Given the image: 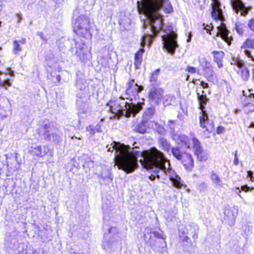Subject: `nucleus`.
I'll use <instances>...</instances> for the list:
<instances>
[{
    "label": "nucleus",
    "mask_w": 254,
    "mask_h": 254,
    "mask_svg": "<svg viewBox=\"0 0 254 254\" xmlns=\"http://www.w3.org/2000/svg\"><path fill=\"white\" fill-rule=\"evenodd\" d=\"M137 4L138 12L146 18L143 28L148 30L142 37L141 45L150 46L153 39L162 29V11L170 13L173 11V7L168 0H137Z\"/></svg>",
    "instance_id": "f257e3e1"
},
{
    "label": "nucleus",
    "mask_w": 254,
    "mask_h": 254,
    "mask_svg": "<svg viewBox=\"0 0 254 254\" xmlns=\"http://www.w3.org/2000/svg\"><path fill=\"white\" fill-rule=\"evenodd\" d=\"M142 157L143 159H140V161L144 168L154 173L159 177L168 176L175 187L182 188L181 178L170 168V161L162 152L156 148H152L145 151Z\"/></svg>",
    "instance_id": "f03ea898"
},
{
    "label": "nucleus",
    "mask_w": 254,
    "mask_h": 254,
    "mask_svg": "<svg viewBox=\"0 0 254 254\" xmlns=\"http://www.w3.org/2000/svg\"><path fill=\"white\" fill-rule=\"evenodd\" d=\"M109 152L115 150L116 164L119 169L122 170L127 174L131 173L138 167L137 157L143 156V153L132 148L131 150H126L122 145L114 141L110 146H106Z\"/></svg>",
    "instance_id": "7ed1b4c3"
},
{
    "label": "nucleus",
    "mask_w": 254,
    "mask_h": 254,
    "mask_svg": "<svg viewBox=\"0 0 254 254\" xmlns=\"http://www.w3.org/2000/svg\"><path fill=\"white\" fill-rule=\"evenodd\" d=\"M107 105L109 107L110 110L114 114V116L118 119L123 116L129 118L132 115L134 117L142 109L141 103H129L125 101V98L122 97L115 101L110 100Z\"/></svg>",
    "instance_id": "20e7f679"
},
{
    "label": "nucleus",
    "mask_w": 254,
    "mask_h": 254,
    "mask_svg": "<svg viewBox=\"0 0 254 254\" xmlns=\"http://www.w3.org/2000/svg\"><path fill=\"white\" fill-rule=\"evenodd\" d=\"M39 133L45 141L58 144L61 140L59 131L48 120H45L42 125Z\"/></svg>",
    "instance_id": "39448f33"
},
{
    "label": "nucleus",
    "mask_w": 254,
    "mask_h": 254,
    "mask_svg": "<svg viewBox=\"0 0 254 254\" xmlns=\"http://www.w3.org/2000/svg\"><path fill=\"white\" fill-rule=\"evenodd\" d=\"M165 34L162 36L163 48L169 53L173 55L175 53L176 48L178 46L177 43V34L173 31L172 25L166 26L164 29Z\"/></svg>",
    "instance_id": "423d86ee"
},
{
    "label": "nucleus",
    "mask_w": 254,
    "mask_h": 254,
    "mask_svg": "<svg viewBox=\"0 0 254 254\" xmlns=\"http://www.w3.org/2000/svg\"><path fill=\"white\" fill-rule=\"evenodd\" d=\"M173 156L180 161L186 169L190 171L193 166V160L191 155L184 151L179 146L171 148Z\"/></svg>",
    "instance_id": "0eeeda50"
},
{
    "label": "nucleus",
    "mask_w": 254,
    "mask_h": 254,
    "mask_svg": "<svg viewBox=\"0 0 254 254\" xmlns=\"http://www.w3.org/2000/svg\"><path fill=\"white\" fill-rule=\"evenodd\" d=\"M198 95V100L200 105V109L202 112V115L199 117V124L201 127L205 128L208 132H211L213 130V125L212 123H209L208 120V116L205 111L203 110L204 106L206 105L207 98L206 95Z\"/></svg>",
    "instance_id": "6e6552de"
},
{
    "label": "nucleus",
    "mask_w": 254,
    "mask_h": 254,
    "mask_svg": "<svg viewBox=\"0 0 254 254\" xmlns=\"http://www.w3.org/2000/svg\"><path fill=\"white\" fill-rule=\"evenodd\" d=\"M143 237L145 241H147L153 248L156 247V243H157L156 240H154V238L158 240V243L160 244L159 246L164 247L166 246V243L164 241L165 238L163 237L162 234L156 231H153L150 227H147L145 229Z\"/></svg>",
    "instance_id": "1a4fd4ad"
},
{
    "label": "nucleus",
    "mask_w": 254,
    "mask_h": 254,
    "mask_svg": "<svg viewBox=\"0 0 254 254\" xmlns=\"http://www.w3.org/2000/svg\"><path fill=\"white\" fill-rule=\"evenodd\" d=\"M134 80H130L128 84L126 89V98L130 99V101L133 99H136L138 96L139 92L143 90V87L141 85H138L137 83L134 84Z\"/></svg>",
    "instance_id": "9d476101"
},
{
    "label": "nucleus",
    "mask_w": 254,
    "mask_h": 254,
    "mask_svg": "<svg viewBox=\"0 0 254 254\" xmlns=\"http://www.w3.org/2000/svg\"><path fill=\"white\" fill-rule=\"evenodd\" d=\"M80 22V36L87 39H90L92 36L91 30L93 24L87 18H81Z\"/></svg>",
    "instance_id": "9b49d317"
},
{
    "label": "nucleus",
    "mask_w": 254,
    "mask_h": 254,
    "mask_svg": "<svg viewBox=\"0 0 254 254\" xmlns=\"http://www.w3.org/2000/svg\"><path fill=\"white\" fill-rule=\"evenodd\" d=\"M197 226L194 224H188L185 226H182L179 229V234L180 237L182 239L183 242H188L189 238L187 235L188 234H191L193 231L194 227Z\"/></svg>",
    "instance_id": "f8f14e48"
},
{
    "label": "nucleus",
    "mask_w": 254,
    "mask_h": 254,
    "mask_svg": "<svg viewBox=\"0 0 254 254\" xmlns=\"http://www.w3.org/2000/svg\"><path fill=\"white\" fill-rule=\"evenodd\" d=\"M231 4L235 12L238 13L240 11L243 15H246L250 10V8L246 7L241 0H231Z\"/></svg>",
    "instance_id": "ddd939ff"
},
{
    "label": "nucleus",
    "mask_w": 254,
    "mask_h": 254,
    "mask_svg": "<svg viewBox=\"0 0 254 254\" xmlns=\"http://www.w3.org/2000/svg\"><path fill=\"white\" fill-rule=\"evenodd\" d=\"M172 138L178 145H185L186 148H190V142L188 136L180 133L172 134Z\"/></svg>",
    "instance_id": "4468645a"
},
{
    "label": "nucleus",
    "mask_w": 254,
    "mask_h": 254,
    "mask_svg": "<svg viewBox=\"0 0 254 254\" xmlns=\"http://www.w3.org/2000/svg\"><path fill=\"white\" fill-rule=\"evenodd\" d=\"M241 49L248 57L252 58L254 61V58L252 56L251 52L248 49H254V39H247L243 44Z\"/></svg>",
    "instance_id": "2eb2a0df"
},
{
    "label": "nucleus",
    "mask_w": 254,
    "mask_h": 254,
    "mask_svg": "<svg viewBox=\"0 0 254 254\" xmlns=\"http://www.w3.org/2000/svg\"><path fill=\"white\" fill-rule=\"evenodd\" d=\"M163 93L164 91L162 88L153 87L150 89L149 93V98L152 101L157 102L162 98Z\"/></svg>",
    "instance_id": "dca6fc26"
},
{
    "label": "nucleus",
    "mask_w": 254,
    "mask_h": 254,
    "mask_svg": "<svg viewBox=\"0 0 254 254\" xmlns=\"http://www.w3.org/2000/svg\"><path fill=\"white\" fill-rule=\"evenodd\" d=\"M79 10L77 7L73 12L72 17V26L73 30L77 35H78V31L79 30Z\"/></svg>",
    "instance_id": "f3484780"
},
{
    "label": "nucleus",
    "mask_w": 254,
    "mask_h": 254,
    "mask_svg": "<svg viewBox=\"0 0 254 254\" xmlns=\"http://www.w3.org/2000/svg\"><path fill=\"white\" fill-rule=\"evenodd\" d=\"M218 33L221 37L229 45L231 43L232 37L229 36V31L225 26H219Z\"/></svg>",
    "instance_id": "a211bd4d"
},
{
    "label": "nucleus",
    "mask_w": 254,
    "mask_h": 254,
    "mask_svg": "<svg viewBox=\"0 0 254 254\" xmlns=\"http://www.w3.org/2000/svg\"><path fill=\"white\" fill-rule=\"evenodd\" d=\"M203 75L209 82L214 83L216 81V76L212 66L203 69Z\"/></svg>",
    "instance_id": "6ab92c4d"
},
{
    "label": "nucleus",
    "mask_w": 254,
    "mask_h": 254,
    "mask_svg": "<svg viewBox=\"0 0 254 254\" xmlns=\"http://www.w3.org/2000/svg\"><path fill=\"white\" fill-rule=\"evenodd\" d=\"M236 70H237L238 74L241 77L243 81H247L249 80L250 77V71L246 66L245 64L238 69Z\"/></svg>",
    "instance_id": "aec40b11"
},
{
    "label": "nucleus",
    "mask_w": 254,
    "mask_h": 254,
    "mask_svg": "<svg viewBox=\"0 0 254 254\" xmlns=\"http://www.w3.org/2000/svg\"><path fill=\"white\" fill-rule=\"evenodd\" d=\"M211 54L213 55L214 61L217 63L219 68L223 66L222 60L224 56V53L222 51H213Z\"/></svg>",
    "instance_id": "412c9836"
},
{
    "label": "nucleus",
    "mask_w": 254,
    "mask_h": 254,
    "mask_svg": "<svg viewBox=\"0 0 254 254\" xmlns=\"http://www.w3.org/2000/svg\"><path fill=\"white\" fill-rule=\"evenodd\" d=\"M147 125L149 127L153 128L159 134H162L165 132V129L164 127L154 121L148 122Z\"/></svg>",
    "instance_id": "4be33fe9"
},
{
    "label": "nucleus",
    "mask_w": 254,
    "mask_h": 254,
    "mask_svg": "<svg viewBox=\"0 0 254 254\" xmlns=\"http://www.w3.org/2000/svg\"><path fill=\"white\" fill-rule=\"evenodd\" d=\"M210 179L212 183L217 187L223 188L224 184L218 174L214 171H212L210 174Z\"/></svg>",
    "instance_id": "5701e85b"
},
{
    "label": "nucleus",
    "mask_w": 254,
    "mask_h": 254,
    "mask_svg": "<svg viewBox=\"0 0 254 254\" xmlns=\"http://www.w3.org/2000/svg\"><path fill=\"white\" fill-rule=\"evenodd\" d=\"M224 213L225 215L231 220L232 225L234 224L238 214V209L235 208H233V209H227Z\"/></svg>",
    "instance_id": "b1692460"
},
{
    "label": "nucleus",
    "mask_w": 254,
    "mask_h": 254,
    "mask_svg": "<svg viewBox=\"0 0 254 254\" xmlns=\"http://www.w3.org/2000/svg\"><path fill=\"white\" fill-rule=\"evenodd\" d=\"M148 122H145L144 120L140 123L136 125L133 128V130L140 133H145L146 132V127H148L147 125Z\"/></svg>",
    "instance_id": "393cba45"
},
{
    "label": "nucleus",
    "mask_w": 254,
    "mask_h": 254,
    "mask_svg": "<svg viewBox=\"0 0 254 254\" xmlns=\"http://www.w3.org/2000/svg\"><path fill=\"white\" fill-rule=\"evenodd\" d=\"M158 144L160 147L165 151L169 152L171 149L170 142L165 138L160 137L158 140Z\"/></svg>",
    "instance_id": "a878e982"
},
{
    "label": "nucleus",
    "mask_w": 254,
    "mask_h": 254,
    "mask_svg": "<svg viewBox=\"0 0 254 254\" xmlns=\"http://www.w3.org/2000/svg\"><path fill=\"white\" fill-rule=\"evenodd\" d=\"M31 154L38 157H42L46 155L45 151H43L41 145L36 147H32L31 150Z\"/></svg>",
    "instance_id": "bb28decb"
},
{
    "label": "nucleus",
    "mask_w": 254,
    "mask_h": 254,
    "mask_svg": "<svg viewBox=\"0 0 254 254\" xmlns=\"http://www.w3.org/2000/svg\"><path fill=\"white\" fill-rule=\"evenodd\" d=\"M192 141L193 143V147L194 149L195 155L197 153H200V152L203 150L200 145V142L196 138L193 137L192 139Z\"/></svg>",
    "instance_id": "cd10ccee"
},
{
    "label": "nucleus",
    "mask_w": 254,
    "mask_h": 254,
    "mask_svg": "<svg viewBox=\"0 0 254 254\" xmlns=\"http://www.w3.org/2000/svg\"><path fill=\"white\" fill-rule=\"evenodd\" d=\"M175 96L174 95L169 94L165 96L163 103L165 106L173 105L175 103Z\"/></svg>",
    "instance_id": "c85d7f7f"
},
{
    "label": "nucleus",
    "mask_w": 254,
    "mask_h": 254,
    "mask_svg": "<svg viewBox=\"0 0 254 254\" xmlns=\"http://www.w3.org/2000/svg\"><path fill=\"white\" fill-rule=\"evenodd\" d=\"M211 14L215 20H221L223 17L222 11L221 8H213Z\"/></svg>",
    "instance_id": "c756f323"
},
{
    "label": "nucleus",
    "mask_w": 254,
    "mask_h": 254,
    "mask_svg": "<svg viewBox=\"0 0 254 254\" xmlns=\"http://www.w3.org/2000/svg\"><path fill=\"white\" fill-rule=\"evenodd\" d=\"M160 71V69H157L152 73L150 78V81L152 85H154L156 83Z\"/></svg>",
    "instance_id": "7c9ffc66"
},
{
    "label": "nucleus",
    "mask_w": 254,
    "mask_h": 254,
    "mask_svg": "<svg viewBox=\"0 0 254 254\" xmlns=\"http://www.w3.org/2000/svg\"><path fill=\"white\" fill-rule=\"evenodd\" d=\"M49 79H51L54 82H59L61 80V76L59 74H58L56 71L51 72L50 75H48Z\"/></svg>",
    "instance_id": "2f4dec72"
},
{
    "label": "nucleus",
    "mask_w": 254,
    "mask_h": 254,
    "mask_svg": "<svg viewBox=\"0 0 254 254\" xmlns=\"http://www.w3.org/2000/svg\"><path fill=\"white\" fill-rule=\"evenodd\" d=\"M230 63L232 65H236L238 69L244 64L243 61L235 58H232L231 60Z\"/></svg>",
    "instance_id": "473e14b6"
},
{
    "label": "nucleus",
    "mask_w": 254,
    "mask_h": 254,
    "mask_svg": "<svg viewBox=\"0 0 254 254\" xmlns=\"http://www.w3.org/2000/svg\"><path fill=\"white\" fill-rule=\"evenodd\" d=\"M200 65L203 69L206 68L211 66L210 63L208 62L206 59L204 58H201L198 59Z\"/></svg>",
    "instance_id": "72a5a7b5"
},
{
    "label": "nucleus",
    "mask_w": 254,
    "mask_h": 254,
    "mask_svg": "<svg viewBox=\"0 0 254 254\" xmlns=\"http://www.w3.org/2000/svg\"><path fill=\"white\" fill-rule=\"evenodd\" d=\"M196 155L197 157V159L200 161H206L208 157V153L203 150L200 152V153H197Z\"/></svg>",
    "instance_id": "f704fd0d"
},
{
    "label": "nucleus",
    "mask_w": 254,
    "mask_h": 254,
    "mask_svg": "<svg viewBox=\"0 0 254 254\" xmlns=\"http://www.w3.org/2000/svg\"><path fill=\"white\" fill-rule=\"evenodd\" d=\"M13 53L14 54H17L18 52L22 51V48L20 46V44H19V42H18V41L15 40L13 41Z\"/></svg>",
    "instance_id": "c9c22d12"
},
{
    "label": "nucleus",
    "mask_w": 254,
    "mask_h": 254,
    "mask_svg": "<svg viewBox=\"0 0 254 254\" xmlns=\"http://www.w3.org/2000/svg\"><path fill=\"white\" fill-rule=\"evenodd\" d=\"M84 3L86 4V5H84L83 7L85 10L89 11L92 9L94 4V0H84Z\"/></svg>",
    "instance_id": "e433bc0d"
},
{
    "label": "nucleus",
    "mask_w": 254,
    "mask_h": 254,
    "mask_svg": "<svg viewBox=\"0 0 254 254\" xmlns=\"http://www.w3.org/2000/svg\"><path fill=\"white\" fill-rule=\"evenodd\" d=\"M244 27V25L240 22H238L235 24L236 30L237 31L238 33L240 35H242L243 34Z\"/></svg>",
    "instance_id": "4c0bfd02"
},
{
    "label": "nucleus",
    "mask_w": 254,
    "mask_h": 254,
    "mask_svg": "<svg viewBox=\"0 0 254 254\" xmlns=\"http://www.w3.org/2000/svg\"><path fill=\"white\" fill-rule=\"evenodd\" d=\"M11 85V83L9 79H4L2 81L0 78V87H4L6 89L8 87H10Z\"/></svg>",
    "instance_id": "58836bf2"
},
{
    "label": "nucleus",
    "mask_w": 254,
    "mask_h": 254,
    "mask_svg": "<svg viewBox=\"0 0 254 254\" xmlns=\"http://www.w3.org/2000/svg\"><path fill=\"white\" fill-rule=\"evenodd\" d=\"M155 113V109L153 108L147 109L144 112V116L147 118H151Z\"/></svg>",
    "instance_id": "ea45409f"
},
{
    "label": "nucleus",
    "mask_w": 254,
    "mask_h": 254,
    "mask_svg": "<svg viewBox=\"0 0 254 254\" xmlns=\"http://www.w3.org/2000/svg\"><path fill=\"white\" fill-rule=\"evenodd\" d=\"M141 46L142 47V48L140 49L135 54V59L142 60V54L144 52L143 47H144L145 45L144 46H142V45L141 44Z\"/></svg>",
    "instance_id": "a19ab883"
},
{
    "label": "nucleus",
    "mask_w": 254,
    "mask_h": 254,
    "mask_svg": "<svg viewBox=\"0 0 254 254\" xmlns=\"http://www.w3.org/2000/svg\"><path fill=\"white\" fill-rule=\"evenodd\" d=\"M168 126L171 131V134L176 133L175 132V122L174 121L170 120L168 123Z\"/></svg>",
    "instance_id": "79ce46f5"
},
{
    "label": "nucleus",
    "mask_w": 254,
    "mask_h": 254,
    "mask_svg": "<svg viewBox=\"0 0 254 254\" xmlns=\"http://www.w3.org/2000/svg\"><path fill=\"white\" fill-rule=\"evenodd\" d=\"M198 82H199V84L203 88H207L208 87V84L207 83L204 82L203 81H200V80H197L196 79L195 81H193V83L194 84H198Z\"/></svg>",
    "instance_id": "37998d69"
},
{
    "label": "nucleus",
    "mask_w": 254,
    "mask_h": 254,
    "mask_svg": "<svg viewBox=\"0 0 254 254\" xmlns=\"http://www.w3.org/2000/svg\"><path fill=\"white\" fill-rule=\"evenodd\" d=\"M187 70L190 73H199V69L196 68V67L190 66H187Z\"/></svg>",
    "instance_id": "c03bdc74"
},
{
    "label": "nucleus",
    "mask_w": 254,
    "mask_h": 254,
    "mask_svg": "<svg viewBox=\"0 0 254 254\" xmlns=\"http://www.w3.org/2000/svg\"><path fill=\"white\" fill-rule=\"evenodd\" d=\"M198 227L194 226L193 231H192L191 234H192V238L195 240L198 238Z\"/></svg>",
    "instance_id": "a18cd8bd"
},
{
    "label": "nucleus",
    "mask_w": 254,
    "mask_h": 254,
    "mask_svg": "<svg viewBox=\"0 0 254 254\" xmlns=\"http://www.w3.org/2000/svg\"><path fill=\"white\" fill-rule=\"evenodd\" d=\"M207 188V184L205 182H202L198 185V189L200 191H204Z\"/></svg>",
    "instance_id": "49530a36"
},
{
    "label": "nucleus",
    "mask_w": 254,
    "mask_h": 254,
    "mask_svg": "<svg viewBox=\"0 0 254 254\" xmlns=\"http://www.w3.org/2000/svg\"><path fill=\"white\" fill-rule=\"evenodd\" d=\"M212 3L211 4L212 8H220L221 4L219 0H212Z\"/></svg>",
    "instance_id": "de8ad7c7"
},
{
    "label": "nucleus",
    "mask_w": 254,
    "mask_h": 254,
    "mask_svg": "<svg viewBox=\"0 0 254 254\" xmlns=\"http://www.w3.org/2000/svg\"><path fill=\"white\" fill-rule=\"evenodd\" d=\"M86 130L87 131L89 132V134L91 135H94L96 132L94 129V126L92 125H90L89 127H87Z\"/></svg>",
    "instance_id": "09e8293b"
},
{
    "label": "nucleus",
    "mask_w": 254,
    "mask_h": 254,
    "mask_svg": "<svg viewBox=\"0 0 254 254\" xmlns=\"http://www.w3.org/2000/svg\"><path fill=\"white\" fill-rule=\"evenodd\" d=\"M142 60L141 59H137L134 58V64L136 69H139L140 67Z\"/></svg>",
    "instance_id": "8fccbe9b"
},
{
    "label": "nucleus",
    "mask_w": 254,
    "mask_h": 254,
    "mask_svg": "<svg viewBox=\"0 0 254 254\" xmlns=\"http://www.w3.org/2000/svg\"><path fill=\"white\" fill-rule=\"evenodd\" d=\"M254 190L253 188H251L250 187L245 185L241 187V190L244 191L245 192H248L249 191H252Z\"/></svg>",
    "instance_id": "3c124183"
},
{
    "label": "nucleus",
    "mask_w": 254,
    "mask_h": 254,
    "mask_svg": "<svg viewBox=\"0 0 254 254\" xmlns=\"http://www.w3.org/2000/svg\"><path fill=\"white\" fill-rule=\"evenodd\" d=\"M248 26L250 28V29L254 32V19H251L249 23H248Z\"/></svg>",
    "instance_id": "603ef678"
},
{
    "label": "nucleus",
    "mask_w": 254,
    "mask_h": 254,
    "mask_svg": "<svg viewBox=\"0 0 254 254\" xmlns=\"http://www.w3.org/2000/svg\"><path fill=\"white\" fill-rule=\"evenodd\" d=\"M202 26H203V29L205 30L206 33L210 34V26L209 25H205V24H203Z\"/></svg>",
    "instance_id": "864d4df0"
},
{
    "label": "nucleus",
    "mask_w": 254,
    "mask_h": 254,
    "mask_svg": "<svg viewBox=\"0 0 254 254\" xmlns=\"http://www.w3.org/2000/svg\"><path fill=\"white\" fill-rule=\"evenodd\" d=\"M151 173H152L153 174H152L149 177V178L150 179V180H151V181H154L156 177H157V178L159 179L161 176H160L159 177L158 176H157L153 172H151L150 171Z\"/></svg>",
    "instance_id": "5fc2aeb1"
},
{
    "label": "nucleus",
    "mask_w": 254,
    "mask_h": 254,
    "mask_svg": "<svg viewBox=\"0 0 254 254\" xmlns=\"http://www.w3.org/2000/svg\"><path fill=\"white\" fill-rule=\"evenodd\" d=\"M237 151H236L235 152V158H234V164L235 165H237L239 163V159L237 157Z\"/></svg>",
    "instance_id": "6e6d98bb"
},
{
    "label": "nucleus",
    "mask_w": 254,
    "mask_h": 254,
    "mask_svg": "<svg viewBox=\"0 0 254 254\" xmlns=\"http://www.w3.org/2000/svg\"><path fill=\"white\" fill-rule=\"evenodd\" d=\"M94 129L96 132H101V125L100 124H97L95 127H94Z\"/></svg>",
    "instance_id": "4d7b16f0"
},
{
    "label": "nucleus",
    "mask_w": 254,
    "mask_h": 254,
    "mask_svg": "<svg viewBox=\"0 0 254 254\" xmlns=\"http://www.w3.org/2000/svg\"><path fill=\"white\" fill-rule=\"evenodd\" d=\"M16 16L17 18L18 23H20L22 19V15L21 13L16 14Z\"/></svg>",
    "instance_id": "13d9d810"
},
{
    "label": "nucleus",
    "mask_w": 254,
    "mask_h": 254,
    "mask_svg": "<svg viewBox=\"0 0 254 254\" xmlns=\"http://www.w3.org/2000/svg\"><path fill=\"white\" fill-rule=\"evenodd\" d=\"M224 130V128L222 127H218L217 128V133L218 134H220L222 133Z\"/></svg>",
    "instance_id": "bf43d9fd"
},
{
    "label": "nucleus",
    "mask_w": 254,
    "mask_h": 254,
    "mask_svg": "<svg viewBox=\"0 0 254 254\" xmlns=\"http://www.w3.org/2000/svg\"><path fill=\"white\" fill-rule=\"evenodd\" d=\"M102 247L104 249L108 250L109 249V246L108 245L107 242H104L103 244Z\"/></svg>",
    "instance_id": "052dcab7"
},
{
    "label": "nucleus",
    "mask_w": 254,
    "mask_h": 254,
    "mask_svg": "<svg viewBox=\"0 0 254 254\" xmlns=\"http://www.w3.org/2000/svg\"><path fill=\"white\" fill-rule=\"evenodd\" d=\"M8 72V74L11 76H14V72L13 70H11V68H7V69Z\"/></svg>",
    "instance_id": "680f3d73"
},
{
    "label": "nucleus",
    "mask_w": 254,
    "mask_h": 254,
    "mask_svg": "<svg viewBox=\"0 0 254 254\" xmlns=\"http://www.w3.org/2000/svg\"><path fill=\"white\" fill-rule=\"evenodd\" d=\"M74 43H75V48H76V50H75V54L77 55V56H79V54H78V48L77 47L78 46V45H77V43L75 40V39H74Z\"/></svg>",
    "instance_id": "e2e57ef3"
},
{
    "label": "nucleus",
    "mask_w": 254,
    "mask_h": 254,
    "mask_svg": "<svg viewBox=\"0 0 254 254\" xmlns=\"http://www.w3.org/2000/svg\"><path fill=\"white\" fill-rule=\"evenodd\" d=\"M37 35L41 37V38L43 40H46V38H45L44 34L42 32L38 33Z\"/></svg>",
    "instance_id": "0e129e2a"
},
{
    "label": "nucleus",
    "mask_w": 254,
    "mask_h": 254,
    "mask_svg": "<svg viewBox=\"0 0 254 254\" xmlns=\"http://www.w3.org/2000/svg\"><path fill=\"white\" fill-rule=\"evenodd\" d=\"M19 42V44H25L26 43V39L25 38H22L19 41H18Z\"/></svg>",
    "instance_id": "69168bd1"
},
{
    "label": "nucleus",
    "mask_w": 254,
    "mask_h": 254,
    "mask_svg": "<svg viewBox=\"0 0 254 254\" xmlns=\"http://www.w3.org/2000/svg\"><path fill=\"white\" fill-rule=\"evenodd\" d=\"M116 231V228L115 227H112L110 229L109 231V233H112V232H115Z\"/></svg>",
    "instance_id": "338daca9"
},
{
    "label": "nucleus",
    "mask_w": 254,
    "mask_h": 254,
    "mask_svg": "<svg viewBox=\"0 0 254 254\" xmlns=\"http://www.w3.org/2000/svg\"><path fill=\"white\" fill-rule=\"evenodd\" d=\"M178 118L180 119V120H183V116L182 114V113L179 112L178 115Z\"/></svg>",
    "instance_id": "774afa93"
}]
</instances>
